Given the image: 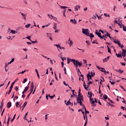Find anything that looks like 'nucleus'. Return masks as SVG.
I'll return each mask as SVG.
<instances>
[{
    "label": "nucleus",
    "mask_w": 126,
    "mask_h": 126,
    "mask_svg": "<svg viewBox=\"0 0 126 126\" xmlns=\"http://www.w3.org/2000/svg\"><path fill=\"white\" fill-rule=\"evenodd\" d=\"M82 33L86 36H89V30L88 29H82Z\"/></svg>",
    "instance_id": "f257e3e1"
},
{
    "label": "nucleus",
    "mask_w": 126,
    "mask_h": 126,
    "mask_svg": "<svg viewBox=\"0 0 126 126\" xmlns=\"http://www.w3.org/2000/svg\"><path fill=\"white\" fill-rule=\"evenodd\" d=\"M95 35H97V36L98 37V38H100V39H104V38L101 35V32H98L97 30L95 31Z\"/></svg>",
    "instance_id": "f03ea898"
},
{
    "label": "nucleus",
    "mask_w": 126,
    "mask_h": 126,
    "mask_svg": "<svg viewBox=\"0 0 126 126\" xmlns=\"http://www.w3.org/2000/svg\"><path fill=\"white\" fill-rule=\"evenodd\" d=\"M83 95L80 96V97H77V102H84Z\"/></svg>",
    "instance_id": "7ed1b4c3"
},
{
    "label": "nucleus",
    "mask_w": 126,
    "mask_h": 126,
    "mask_svg": "<svg viewBox=\"0 0 126 126\" xmlns=\"http://www.w3.org/2000/svg\"><path fill=\"white\" fill-rule=\"evenodd\" d=\"M33 90H34V83H33V82H32L31 83V87H30V91H31V93H32V92H33Z\"/></svg>",
    "instance_id": "20e7f679"
},
{
    "label": "nucleus",
    "mask_w": 126,
    "mask_h": 126,
    "mask_svg": "<svg viewBox=\"0 0 126 126\" xmlns=\"http://www.w3.org/2000/svg\"><path fill=\"white\" fill-rule=\"evenodd\" d=\"M113 42L115 44H117L119 47H121V46L122 45V44H121V41L119 40V39H117V40H113Z\"/></svg>",
    "instance_id": "39448f33"
},
{
    "label": "nucleus",
    "mask_w": 126,
    "mask_h": 126,
    "mask_svg": "<svg viewBox=\"0 0 126 126\" xmlns=\"http://www.w3.org/2000/svg\"><path fill=\"white\" fill-rule=\"evenodd\" d=\"M60 7L61 9H64L63 12V13H65V12H66V9L65 8H67L68 7H66L65 6H60Z\"/></svg>",
    "instance_id": "423d86ee"
},
{
    "label": "nucleus",
    "mask_w": 126,
    "mask_h": 126,
    "mask_svg": "<svg viewBox=\"0 0 126 126\" xmlns=\"http://www.w3.org/2000/svg\"><path fill=\"white\" fill-rule=\"evenodd\" d=\"M75 63L79 65V66H81L82 65V62H78V60H75Z\"/></svg>",
    "instance_id": "0eeeda50"
},
{
    "label": "nucleus",
    "mask_w": 126,
    "mask_h": 126,
    "mask_svg": "<svg viewBox=\"0 0 126 126\" xmlns=\"http://www.w3.org/2000/svg\"><path fill=\"white\" fill-rule=\"evenodd\" d=\"M28 89H29V86L26 87L24 90V91L22 92V94H25V93L28 91Z\"/></svg>",
    "instance_id": "6e6552de"
},
{
    "label": "nucleus",
    "mask_w": 126,
    "mask_h": 126,
    "mask_svg": "<svg viewBox=\"0 0 126 126\" xmlns=\"http://www.w3.org/2000/svg\"><path fill=\"white\" fill-rule=\"evenodd\" d=\"M121 53L122 51H120V53H116L115 56H116L117 58H120L121 59H122L123 57L122 56V54H121Z\"/></svg>",
    "instance_id": "1a4fd4ad"
},
{
    "label": "nucleus",
    "mask_w": 126,
    "mask_h": 126,
    "mask_svg": "<svg viewBox=\"0 0 126 126\" xmlns=\"http://www.w3.org/2000/svg\"><path fill=\"white\" fill-rule=\"evenodd\" d=\"M114 70L115 71H117V72H119V73H123V72H124V70L121 69H114Z\"/></svg>",
    "instance_id": "9d476101"
},
{
    "label": "nucleus",
    "mask_w": 126,
    "mask_h": 126,
    "mask_svg": "<svg viewBox=\"0 0 126 126\" xmlns=\"http://www.w3.org/2000/svg\"><path fill=\"white\" fill-rule=\"evenodd\" d=\"M83 85L86 90H88V91H89V90H88V89L89 88V87L87 86V87H86V84H85V81H84Z\"/></svg>",
    "instance_id": "9b49d317"
},
{
    "label": "nucleus",
    "mask_w": 126,
    "mask_h": 126,
    "mask_svg": "<svg viewBox=\"0 0 126 126\" xmlns=\"http://www.w3.org/2000/svg\"><path fill=\"white\" fill-rule=\"evenodd\" d=\"M12 106V103L11 102H8L7 103V108L8 109H9V108H11Z\"/></svg>",
    "instance_id": "f8f14e48"
},
{
    "label": "nucleus",
    "mask_w": 126,
    "mask_h": 126,
    "mask_svg": "<svg viewBox=\"0 0 126 126\" xmlns=\"http://www.w3.org/2000/svg\"><path fill=\"white\" fill-rule=\"evenodd\" d=\"M70 22H72L73 24H77V21L75 19H70Z\"/></svg>",
    "instance_id": "ddd939ff"
},
{
    "label": "nucleus",
    "mask_w": 126,
    "mask_h": 126,
    "mask_svg": "<svg viewBox=\"0 0 126 126\" xmlns=\"http://www.w3.org/2000/svg\"><path fill=\"white\" fill-rule=\"evenodd\" d=\"M3 99H2V102L1 103V105L0 106V110H1V111H2V108H3Z\"/></svg>",
    "instance_id": "4468645a"
},
{
    "label": "nucleus",
    "mask_w": 126,
    "mask_h": 126,
    "mask_svg": "<svg viewBox=\"0 0 126 126\" xmlns=\"http://www.w3.org/2000/svg\"><path fill=\"white\" fill-rule=\"evenodd\" d=\"M71 61L74 64V65L76 67V68H77V67H78V65L75 63V60H71Z\"/></svg>",
    "instance_id": "2eb2a0df"
},
{
    "label": "nucleus",
    "mask_w": 126,
    "mask_h": 126,
    "mask_svg": "<svg viewBox=\"0 0 126 126\" xmlns=\"http://www.w3.org/2000/svg\"><path fill=\"white\" fill-rule=\"evenodd\" d=\"M103 99L104 100V101H106V100H107V99L109 98V97H108V95H107V94H103Z\"/></svg>",
    "instance_id": "dca6fc26"
},
{
    "label": "nucleus",
    "mask_w": 126,
    "mask_h": 126,
    "mask_svg": "<svg viewBox=\"0 0 126 126\" xmlns=\"http://www.w3.org/2000/svg\"><path fill=\"white\" fill-rule=\"evenodd\" d=\"M27 103H28L27 101L25 102L23 105L22 106L23 109H22V111H23L24 110V108H25V107H26V105H27Z\"/></svg>",
    "instance_id": "f3484780"
},
{
    "label": "nucleus",
    "mask_w": 126,
    "mask_h": 126,
    "mask_svg": "<svg viewBox=\"0 0 126 126\" xmlns=\"http://www.w3.org/2000/svg\"><path fill=\"white\" fill-rule=\"evenodd\" d=\"M20 13L21 14L22 17H24V19H25V20H26V15L24 14V13L21 12H20Z\"/></svg>",
    "instance_id": "a211bd4d"
},
{
    "label": "nucleus",
    "mask_w": 126,
    "mask_h": 126,
    "mask_svg": "<svg viewBox=\"0 0 126 126\" xmlns=\"http://www.w3.org/2000/svg\"><path fill=\"white\" fill-rule=\"evenodd\" d=\"M67 63H70V62H71L72 63V60H75V59H69L68 58H67Z\"/></svg>",
    "instance_id": "6ab92c4d"
},
{
    "label": "nucleus",
    "mask_w": 126,
    "mask_h": 126,
    "mask_svg": "<svg viewBox=\"0 0 126 126\" xmlns=\"http://www.w3.org/2000/svg\"><path fill=\"white\" fill-rule=\"evenodd\" d=\"M110 56H108L107 58H105L104 59H103V63H105V62H108L109 59H110Z\"/></svg>",
    "instance_id": "aec40b11"
},
{
    "label": "nucleus",
    "mask_w": 126,
    "mask_h": 126,
    "mask_svg": "<svg viewBox=\"0 0 126 126\" xmlns=\"http://www.w3.org/2000/svg\"><path fill=\"white\" fill-rule=\"evenodd\" d=\"M29 71V70H25L20 73H18L17 74H18V75H19V74H23V73H24L26 72V71Z\"/></svg>",
    "instance_id": "412c9836"
},
{
    "label": "nucleus",
    "mask_w": 126,
    "mask_h": 126,
    "mask_svg": "<svg viewBox=\"0 0 126 126\" xmlns=\"http://www.w3.org/2000/svg\"><path fill=\"white\" fill-rule=\"evenodd\" d=\"M94 34H93V33H91L90 34L89 36H88V37H90L91 39H93V38H94Z\"/></svg>",
    "instance_id": "4be33fe9"
},
{
    "label": "nucleus",
    "mask_w": 126,
    "mask_h": 126,
    "mask_svg": "<svg viewBox=\"0 0 126 126\" xmlns=\"http://www.w3.org/2000/svg\"><path fill=\"white\" fill-rule=\"evenodd\" d=\"M77 103L80 104V106H84V104L82 103V101H77Z\"/></svg>",
    "instance_id": "5701e85b"
},
{
    "label": "nucleus",
    "mask_w": 126,
    "mask_h": 126,
    "mask_svg": "<svg viewBox=\"0 0 126 126\" xmlns=\"http://www.w3.org/2000/svg\"><path fill=\"white\" fill-rule=\"evenodd\" d=\"M96 67L97 68H98V69H99V70H101V69H102V70H105V68H103V67H101L98 65H96Z\"/></svg>",
    "instance_id": "b1692460"
},
{
    "label": "nucleus",
    "mask_w": 126,
    "mask_h": 126,
    "mask_svg": "<svg viewBox=\"0 0 126 126\" xmlns=\"http://www.w3.org/2000/svg\"><path fill=\"white\" fill-rule=\"evenodd\" d=\"M15 83V81H14L11 85V86L10 87V89H12V88H13V86L14 85Z\"/></svg>",
    "instance_id": "393cba45"
},
{
    "label": "nucleus",
    "mask_w": 126,
    "mask_h": 126,
    "mask_svg": "<svg viewBox=\"0 0 126 126\" xmlns=\"http://www.w3.org/2000/svg\"><path fill=\"white\" fill-rule=\"evenodd\" d=\"M48 96L50 99H54V97H56V94H54L53 95H50V94H49Z\"/></svg>",
    "instance_id": "a878e982"
},
{
    "label": "nucleus",
    "mask_w": 126,
    "mask_h": 126,
    "mask_svg": "<svg viewBox=\"0 0 126 126\" xmlns=\"http://www.w3.org/2000/svg\"><path fill=\"white\" fill-rule=\"evenodd\" d=\"M31 94H32V93H30L28 95H27L26 100H29V97H30V95H31Z\"/></svg>",
    "instance_id": "bb28decb"
},
{
    "label": "nucleus",
    "mask_w": 126,
    "mask_h": 126,
    "mask_svg": "<svg viewBox=\"0 0 126 126\" xmlns=\"http://www.w3.org/2000/svg\"><path fill=\"white\" fill-rule=\"evenodd\" d=\"M122 26H123V30L126 32V26H125V25H124V24H122Z\"/></svg>",
    "instance_id": "cd10ccee"
},
{
    "label": "nucleus",
    "mask_w": 126,
    "mask_h": 126,
    "mask_svg": "<svg viewBox=\"0 0 126 126\" xmlns=\"http://www.w3.org/2000/svg\"><path fill=\"white\" fill-rule=\"evenodd\" d=\"M54 46L55 47H57V48H59V49H60V50H62V48L61 47V45H60V44H54Z\"/></svg>",
    "instance_id": "c85d7f7f"
},
{
    "label": "nucleus",
    "mask_w": 126,
    "mask_h": 126,
    "mask_svg": "<svg viewBox=\"0 0 126 126\" xmlns=\"http://www.w3.org/2000/svg\"><path fill=\"white\" fill-rule=\"evenodd\" d=\"M88 122V118L86 116V122H85V124L84 125V126H87Z\"/></svg>",
    "instance_id": "c756f323"
},
{
    "label": "nucleus",
    "mask_w": 126,
    "mask_h": 126,
    "mask_svg": "<svg viewBox=\"0 0 126 126\" xmlns=\"http://www.w3.org/2000/svg\"><path fill=\"white\" fill-rule=\"evenodd\" d=\"M126 50L122 49V55H126Z\"/></svg>",
    "instance_id": "7c9ffc66"
},
{
    "label": "nucleus",
    "mask_w": 126,
    "mask_h": 126,
    "mask_svg": "<svg viewBox=\"0 0 126 126\" xmlns=\"http://www.w3.org/2000/svg\"><path fill=\"white\" fill-rule=\"evenodd\" d=\"M65 105L66 106H69V105H71V102L69 100H68L66 103H65Z\"/></svg>",
    "instance_id": "2f4dec72"
},
{
    "label": "nucleus",
    "mask_w": 126,
    "mask_h": 126,
    "mask_svg": "<svg viewBox=\"0 0 126 126\" xmlns=\"http://www.w3.org/2000/svg\"><path fill=\"white\" fill-rule=\"evenodd\" d=\"M10 33H12V34H16V33H17V32H16L13 30H11V32Z\"/></svg>",
    "instance_id": "473e14b6"
},
{
    "label": "nucleus",
    "mask_w": 126,
    "mask_h": 126,
    "mask_svg": "<svg viewBox=\"0 0 126 126\" xmlns=\"http://www.w3.org/2000/svg\"><path fill=\"white\" fill-rule=\"evenodd\" d=\"M81 112H82V114H83V115L84 120H85V118H86L85 113L84 111H83V110H81Z\"/></svg>",
    "instance_id": "72a5a7b5"
},
{
    "label": "nucleus",
    "mask_w": 126,
    "mask_h": 126,
    "mask_svg": "<svg viewBox=\"0 0 126 126\" xmlns=\"http://www.w3.org/2000/svg\"><path fill=\"white\" fill-rule=\"evenodd\" d=\"M77 69V72H78V75H79V73L80 74H81V72H80V70L78 68H76Z\"/></svg>",
    "instance_id": "f704fd0d"
},
{
    "label": "nucleus",
    "mask_w": 126,
    "mask_h": 126,
    "mask_svg": "<svg viewBox=\"0 0 126 126\" xmlns=\"http://www.w3.org/2000/svg\"><path fill=\"white\" fill-rule=\"evenodd\" d=\"M105 32L106 33V36L109 37V38H111V35H110V33H109V32H108L107 31H106Z\"/></svg>",
    "instance_id": "c9c22d12"
},
{
    "label": "nucleus",
    "mask_w": 126,
    "mask_h": 126,
    "mask_svg": "<svg viewBox=\"0 0 126 126\" xmlns=\"http://www.w3.org/2000/svg\"><path fill=\"white\" fill-rule=\"evenodd\" d=\"M31 42H32V44H36V43H38V41H37V39H35V41L31 40Z\"/></svg>",
    "instance_id": "e433bc0d"
},
{
    "label": "nucleus",
    "mask_w": 126,
    "mask_h": 126,
    "mask_svg": "<svg viewBox=\"0 0 126 126\" xmlns=\"http://www.w3.org/2000/svg\"><path fill=\"white\" fill-rule=\"evenodd\" d=\"M107 48L108 49V52L110 54H112L111 53V49H110V47H109V46H107Z\"/></svg>",
    "instance_id": "4c0bfd02"
},
{
    "label": "nucleus",
    "mask_w": 126,
    "mask_h": 126,
    "mask_svg": "<svg viewBox=\"0 0 126 126\" xmlns=\"http://www.w3.org/2000/svg\"><path fill=\"white\" fill-rule=\"evenodd\" d=\"M87 75L88 76L89 78L91 79V80H92V77H93L92 76H91V75L89 74H87Z\"/></svg>",
    "instance_id": "58836bf2"
},
{
    "label": "nucleus",
    "mask_w": 126,
    "mask_h": 126,
    "mask_svg": "<svg viewBox=\"0 0 126 126\" xmlns=\"http://www.w3.org/2000/svg\"><path fill=\"white\" fill-rule=\"evenodd\" d=\"M85 116H86V117H87V114H89V111H87V109L85 111Z\"/></svg>",
    "instance_id": "ea45409f"
},
{
    "label": "nucleus",
    "mask_w": 126,
    "mask_h": 126,
    "mask_svg": "<svg viewBox=\"0 0 126 126\" xmlns=\"http://www.w3.org/2000/svg\"><path fill=\"white\" fill-rule=\"evenodd\" d=\"M16 116V114H15L13 117V118L11 119V123H12V122H13V121H14V119H15V117Z\"/></svg>",
    "instance_id": "a19ab883"
},
{
    "label": "nucleus",
    "mask_w": 126,
    "mask_h": 126,
    "mask_svg": "<svg viewBox=\"0 0 126 126\" xmlns=\"http://www.w3.org/2000/svg\"><path fill=\"white\" fill-rule=\"evenodd\" d=\"M12 90V89H9L8 92L6 93L8 94V95H9V94H10V93H11Z\"/></svg>",
    "instance_id": "79ce46f5"
},
{
    "label": "nucleus",
    "mask_w": 126,
    "mask_h": 126,
    "mask_svg": "<svg viewBox=\"0 0 126 126\" xmlns=\"http://www.w3.org/2000/svg\"><path fill=\"white\" fill-rule=\"evenodd\" d=\"M16 108H19V102H16Z\"/></svg>",
    "instance_id": "37998d69"
},
{
    "label": "nucleus",
    "mask_w": 126,
    "mask_h": 126,
    "mask_svg": "<svg viewBox=\"0 0 126 126\" xmlns=\"http://www.w3.org/2000/svg\"><path fill=\"white\" fill-rule=\"evenodd\" d=\"M91 104L93 106V107H96V104L94 101H93V102H91Z\"/></svg>",
    "instance_id": "c03bdc74"
},
{
    "label": "nucleus",
    "mask_w": 126,
    "mask_h": 126,
    "mask_svg": "<svg viewBox=\"0 0 126 126\" xmlns=\"http://www.w3.org/2000/svg\"><path fill=\"white\" fill-rule=\"evenodd\" d=\"M31 26V24H28L25 26L26 28H29Z\"/></svg>",
    "instance_id": "a18cd8bd"
},
{
    "label": "nucleus",
    "mask_w": 126,
    "mask_h": 126,
    "mask_svg": "<svg viewBox=\"0 0 126 126\" xmlns=\"http://www.w3.org/2000/svg\"><path fill=\"white\" fill-rule=\"evenodd\" d=\"M91 76H93V77H94V76H95V72H91Z\"/></svg>",
    "instance_id": "49530a36"
},
{
    "label": "nucleus",
    "mask_w": 126,
    "mask_h": 126,
    "mask_svg": "<svg viewBox=\"0 0 126 126\" xmlns=\"http://www.w3.org/2000/svg\"><path fill=\"white\" fill-rule=\"evenodd\" d=\"M51 17L53 18V19H54V20H57V19H58V18H57L56 17L53 16V15H51Z\"/></svg>",
    "instance_id": "de8ad7c7"
},
{
    "label": "nucleus",
    "mask_w": 126,
    "mask_h": 126,
    "mask_svg": "<svg viewBox=\"0 0 126 126\" xmlns=\"http://www.w3.org/2000/svg\"><path fill=\"white\" fill-rule=\"evenodd\" d=\"M90 102L91 103H93V102H94V100H93V98L90 97Z\"/></svg>",
    "instance_id": "09e8293b"
},
{
    "label": "nucleus",
    "mask_w": 126,
    "mask_h": 126,
    "mask_svg": "<svg viewBox=\"0 0 126 126\" xmlns=\"http://www.w3.org/2000/svg\"><path fill=\"white\" fill-rule=\"evenodd\" d=\"M26 39H28V40H29L30 41H32L31 40V36H29L26 37Z\"/></svg>",
    "instance_id": "8fccbe9b"
},
{
    "label": "nucleus",
    "mask_w": 126,
    "mask_h": 126,
    "mask_svg": "<svg viewBox=\"0 0 126 126\" xmlns=\"http://www.w3.org/2000/svg\"><path fill=\"white\" fill-rule=\"evenodd\" d=\"M5 71L7 72V71L8 70V68H7V69L6 68V67L7 66V64L5 63Z\"/></svg>",
    "instance_id": "3c124183"
},
{
    "label": "nucleus",
    "mask_w": 126,
    "mask_h": 126,
    "mask_svg": "<svg viewBox=\"0 0 126 126\" xmlns=\"http://www.w3.org/2000/svg\"><path fill=\"white\" fill-rule=\"evenodd\" d=\"M108 100H109V102H111V103H112V104H115V102H114V101H113V100H111V99H110V98H108Z\"/></svg>",
    "instance_id": "603ef678"
},
{
    "label": "nucleus",
    "mask_w": 126,
    "mask_h": 126,
    "mask_svg": "<svg viewBox=\"0 0 126 126\" xmlns=\"http://www.w3.org/2000/svg\"><path fill=\"white\" fill-rule=\"evenodd\" d=\"M27 80H28V79L27 78L24 79V80L23 81V83H26V82L27 81Z\"/></svg>",
    "instance_id": "864d4df0"
},
{
    "label": "nucleus",
    "mask_w": 126,
    "mask_h": 126,
    "mask_svg": "<svg viewBox=\"0 0 126 126\" xmlns=\"http://www.w3.org/2000/svg\"><path fill=\"white\" fill-rule=\"evenodd\" d=\"M90 84H92V81H90L87 83L88 87H89V85H90Z\"/></svg>",
    "instance_id": "5fc2aeb1"
},
{
    "label": "nucleus",
    "mask_w": 126,
    "mask_h": 126,
    "mask_svg": "<svg viewBox=\"0 0 126 126\" xmlns=\"http://www.w3.org/2000/svg\"><path fill=\"white\" fill-rule=\"evenodd\" d=\"M120 87H121V88H122V89H123V90H124V91H125L126 92V89H125L124 87H123L121 85H120Z\"/></svg>",
    "instance_id": "6e6d98bb"
},
{
    "label": "nucleus",
    "mask_w": 126,
    "mask_h": 126,
    "mask_svg": "<svg viewBox=\"0 0 126 126\" xmlns=\"http://www.w3.org/2000/svg\"><path fill=\"white\" fill-rule=\"evenodd\" d=\"M88 97L89 98H92V92H90V95L89 96L88 95Z\"/></svg>",
    "instance_id": "4d7b16f0"
},
{
    "label": "nucleus",
    "mask_w": 126,
    "mask_h": 126,
    "mask_svg": "<svg viewBox=\"0 0 126 126\" xmlns=\"http://www.w3.org/2000/svg\"><path fill=\"white\" fill-rule=\"evenodd\" d=\"M63 84H64V85H65V86H68V85H67L68 84H66V83L64 81H63Z\"/></svg>",
    "instance_id": "13d9d810"
},
{
    "label": "nucleus",
    "mask_w": 126,
    "mask_h": 126,
    "mask_svg": "<svg viewBox=\"0 0 126 126\" xmlns=\"http://www.w3.org/2000/svg\"><path fill=\"white\" fill-rule=\"evenodd\" d=\"M77 49H78V50H80V51H82V52L83 53H84V52H85V50H84V49H80V48H77Z\"/></svg>",
    "instance_id": "bf43d9fd"
},
{
    "label": "nucleus",
    "mask_w": 126,
    "mask_h": 126,
    "mask_svg": "<svg viewBox=\"0 0 126 126\" xmlns=\"http://www.w3.org/2000/svg\"><path fill=\"white\" fill-rule=\"evenodd\" d=\"M86 44H87L88 45H89V46H90V41H88V40H86Z\"/></svg>",
    "instance_id": "052dcab7"
},
{
    "label": "nucleus",
    "mask_w": 126,
    "mask_h": 126,
    "mask_svg": "<svg viewBox=\"0 0 126 126\" xmlns=\"http://www.w3.org/2000/svg\"><path fill=\"white\" fill-rule=\"evenodd\" d=\"M81 95H82L81 93L78 94V97H77V98H80V97H81L82 96Z\"/></svg>",
    "instance_id": "680f3d73"
},
{
    "label": "nucleus",
    "mask_w": 126,
    "mask_h": 126,
    "mask_svg": "<svg viewBox=\"0 0 126 126\" xmlns=\"http://www.w3.org/2000/svg\"><path fill=\"white\" fill-rule=\"evenodd\" d=\"M96 16L98 18V20H100V19H102V17H101V16H98V15H96Z\"/></svg>",
    "instance_id": "e2e57ef3"
},
{
    "label": "nucleus",
    "mask_w": 126,
    "mask_h": 126,
    "mask_svg": "<svg viewBox=\"0 0 126 126\" xmlns=\"http://www.w3.org/2000/svg\"><path fill=\"white\" fill-rule=\"evenodd\" d=\"M121 65H123L124 66H125V65H126V63L121 62Z\"/></svg>",
    "instance_id": "0e129e2a"
},
{
    "label": "nucleus",
    "mask_w": 126,
    "mask_h": 126,
    "mask_svg": "<svg viewBox=\"0 0 126 126\" xmlns=\"http://www.w3.org/2000/svg\"><path fill=\"white\" fill-rule=\"evenodd\" d=\"M108 105H109V106H111V107H115V105L111 104V103H108Z\"/></svg>",
    "instance_id": "69168bd1"
},
{
    "label": "nucleus",
    "mask_w": 126,
    "mask_h": 126,
    "mask_svg": "<svg viewBox=\"0 0 126 126\" xmlns=\"http://www.w3.org/2000/svg\"><path fill=\"white\" fill-rule=\"evenodd\" d=\"M103 38H105V39H107V35L106 34H103L102 35Z\"/></svg>",
    "instance_id": "338daca9"
},
{
    "label": "nucleus",
    "mask_w": 126,
    "mask_h": 126,
    "mask_svg": "<svg viewBox=\"0 0 126 126\" xmlns=\"http://www.w3.org/2000/svg\"><path fill=\"white\" fill-rule=\"evenodd\" d=\"M15 90H16V91H18V86L15 87Z\"/></svg>",
    "instance_id": "774afa93"
}]
</instances>
